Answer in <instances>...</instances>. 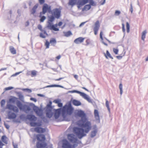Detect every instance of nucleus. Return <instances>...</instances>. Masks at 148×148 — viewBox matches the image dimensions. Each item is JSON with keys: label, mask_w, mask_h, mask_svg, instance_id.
Wrapping results in <instances>:
<instances>
[{"label": "nucleus", "mask_w": 148, "mask_h": 148, "mask_svg": "<svg viewBox=\"0 0 148 148\" xmlns=\"http://www.w3.org/2000/svg\"><path fill=\"white\" fill-rule=\"evenodd\" d=\"M46 144L45 143H40L39 142H38L36 144V147L37 148H43L46 147Z\"/></svg>", "instance_id": "obj_18"}, {"label": "nucleus", "mask_w": 148, "mask_h": 148, "mask_svg": "<svg viewBox=\"0 0 148 148\" xmlns=\"http://www.w3.org/2000/svg\"><path fill=\"white\" fill-rule=\"evenodd\" d=\"M12 110H13V111L16 112H18L19 111L18 108L14 106Z\"/></svg>", "instance_id": "obj_45"}, {"label": "nucleus", "mask_w": 148, "mask_h": 148, "mask_svg": "<svg viewBox=\"0 0 148 148\" xmlns=\"http://www.w3.org/2000/svg\"><path fill=\"white\" fill-rule=\"evenodd\" d=\"M86 22H82L79 25V27H82V26H83L86 23Z\"/></svg>", "instance_id": "obj_64"}, {"label": "nucleus", "mask_w": 148, "mask_h": 148, "mask_svg": "<svg viewBox=\"0 0 148 148\" xmlns=\"http://www.w3.org/2000/svg\"><path fill=\"white\" fill-rule=\"evenodd\" d=\"M121 14V12L119 10H116L115 12V15L116 16H119Z\"/></svg>", "instance_id": "obj_51"}, {"label": "nucleus", "mask_w": 148, "mask_h": 148, "mask_svg": "<svg viewBox=\"0 0 148 148\" xmlns=\"http://www.w3.org/2000/svg\"><path fill=\"white\" fill-rule=\"evenodd\" d=\"M54 20V17L53 16H48V21L49 22H52Z\"/></svg>", "instance_id": "obj_35"}, {"label": "nucleus", "mask_w": 148, "mask_h": 148, "mask_svg": "<svg viewBox=\"0 0 148 148\" xmlns=\"http://www.w3.org/2000/svg\"><path fill=\"white\" fill-rule=\"evenodd\" d=\"M42 14L40 15V17H41V18L40 19V21L41 22H43L46 19V18L44 16H42Z\"/></svg>", "instance_id": "obj_43"}, {"label": "nucleus", "mask_w": 148, "mask_h": 148, "mask_svg": "<svg viewBox=\"0 0 148 148\" xmlns=\"http://www.w3.org/2000/svg\"><path fill=\"white\" fill-rule=\"evenodd\" d=\"M37 71L36 70H33L31 71V76L33 77L36 76L37 74Z\"/></svg>", "instance_id": "obj_34"}, {"label": "nucleus", "mask_w": 148, "mask_h": 148, "mask_svg": "<svg viewBox=\"0 0 148 148\" xmlns=\"http://www.w3.org/2000/svg\"><path fill=\"white\" fill-rule=\"evenodd\" d=\"M113 51L115 54H117L118 53L119 50L118 49L113 48Z\"/></svg>", "instance_id": "obj_53"}, {"label": "nucleus", "mask_w": 148, "mask_h": 148, "mask_svg": "<svg viewBox=\"0 0 148 148\" xmlns=\"http://www.w3.org/2000/svg\"><path fill=\"white\" fill-rule=\"evenodd\" d=\"M67 138L70 142L73 143H76L77 140L76 136L73 134H68Z\"/></svg>", "instance_id": "obj_8"}, {"label": "nucleus", "mask_w": 148, "mask_h": 148, "mask_svg": "<svg viewBox=\"0 0 148 148\" xmlns=\"http://www.w3.org/2000/svg\"><path fill=\"white\" fill-rule=\"evenodd\" d=\"M103 35V32L102 31L100 33V38L102 40V42L104 45H105L106 46H107L108 44L107 43L104 42L103 41V36H102Z\"/></svg>", "instance_id": "obj_29"}, {"label": "nucleus", "mask_w": 148, "mask_h": 148, "mask_svg": "<svg viewBox=\"0 0 148 148\" xmlns=\"http://www.w3.org/2000/svg\"><path fill=\"white\" fill-rule=\"evenodd\" d=\"M90 4L92 6H95L96 4L92 0H90L89 1Z\"/></svg>", "instance_id": "obj_47"}, {"label": "nucleus", "mask_w": 148, "mask_h": 148, "mask_svg": "<svg viewBox=\"0 0 148 148\" xmlns=\"http://www.w3.org/2000/svg\"><path fill=\"white\" fill-rule=\"evenodd\" d=\"M34 130L38 133H42L45 131L44 129L40 127H37L34 128Z\"/></svg>", "instance_id": "obj_14"}, {"label": "nucleus", "mask_w": 148, "mask_h": 148, "mask_svg": "<svg viewBox=\"0 0 148 148\" xmlns=\"http://www.w3.org/2000/svg\"><path fill=\"white\" fill-rule=\"evenodd\" d=\"M45 45L46 46V48L47 49L49 48V42L47 40H46L45 43Z\"/></svg>", "instance_id": "obj_50"}, {"label": "nucleus", "mask_w": 148, "mask_h": 148, "mask_svg": "<svg viewBox=\"0 0 148 148\" xmlns=\"http://www.w3.org/2000/svg\"><path fill=\"white\" fill-rule=\"evenodd\" d=\"M119 88L120 90V94L121 95L123 92V86L121 84H119Z\"/></svg>", "instance_id": "obj_41"}, {"label": "nucleus", "mask_w": 148, "mask_h": 148, "mask_svg": "<svg viewBox=\"0 0 148 148\" xmlns=\"http://www.w3.org/2000/svg\"><path fill=\"white\" fill-rule=\"evenodd\" d=\"M27 118L30 121H36V117L33 115H28L27 116Z\"/></svg>", "instance_id": "obj_17"}, {"label": "nucleus", "mask_w": 148, "mask_h": 148, "mask_svg": "<svg viewBox=\"0 0 148 148\" xmlns=\"http://www.w3.org/2000/svg\"><path fill=\"white\" fill-rule=\"evenodd\" d=\"M58 106L59 107H61L62 106V103L60 102L58 104Z\"/></svg>", "instance_id": "obj_62"}, {"label": "nucleus", "mask_w": 148, "mask_h": 148, "mask_svg": "<svg viewBox=\"0 0 148 148\" xmlns=\"http://www.w3.org/2000/svg\"><path fill=\"white\" fill-rule=\"evenodd\" d=\"M18 96L20 100L23 101L24 99L23 96L21 93H19L18 95Z\"/></svg>", "instance_id": "obj_42"}, {"label": "nucleus", "mask_w": 148, "mask_h": 148, "mask_svg": "<svg viewBox=\"0 0 148 148\" xmlns=\"http://www.w3.org/2000/svg\"><path fill=\"white\" fill-rule=\"evenodd\" d=\"M91 6L90 5H85L84 8L82 9V11H87L89 10L91 8Z\"/></svg>", "instance_id": "obj_28"}, {"label": "nucleus", "mask_w": 148, "mask_h": 148, "mask_svg": "<svg viewBox=\"0 0 148 148\" xmlns=\"http://www.w3.org/2000/svg\"><path fill=\"white\" fill-rule=\"evenodd\" d=\"M1 140L2 141L5 143H7V138L4 136H3L2 137Z\"/></svg>", "instance_id": "obj_32"}, {"label": "nucleus", "mask_w": 148, "mask_h": 148, "mask_svg": "<svg viewBox=\"0 0 148 148\" xmlns=\"http://www.w3.org/2000/svg\"><path fill=\"white\" fill-rule=\"evenodd\" d=\"M126 27H127V32L128 33L130 32V26L129 24L127 22L126 23Z\"/></svg>", "instance_id": "obj_46"}, {"label": "nucleus", "mask_w": 148, "mask_h": 148, "mask_svg": "<svg viewBox=\"0 0 148 148\" xmlns=\"http://www.w3.org/2000/svg\"><path fill=\"white\" fill-rule=\"evenodd\" d=\"M61 101V100L60 99H58L54 100L53 101V102L58 104Z\"/></svg>", "instance_id": "obj_48"}, {"label": "nucleus", "mask_w": 148, "mask_h": 148, "mask_svg": "<svg viewBox=\"0 0 148 148\" xmlns=\"http://www.w3.org/2000/svg\"><path fill=\"white\" fill-rule=\"evenodd\" d=\"M22 90L23 91L26 90L29 93H30L32 92V91L31 90L28 88H23Z\"/></svg>", "instance_id": "obj_52"}, {"label": "nucleus", "mask_w": 148, "mask_h": 148, "mask_svg": "<svg viewBox=\"0 0 148 148\" xmlns=\"http://www.w3.org/2000/svg\"><path fill=\"white\" fill-rule=\"evenodd\" d=\"M50 43L52 45L54 46L56 42V40L54 38H52L50 40Z\"/></svg>", "instance_id": "obj_31"}, {"label": "nucleus", "mask_w": 148, "mask_h": 148, "mask_svg": "<svg viewBox=\"0 0 148 148\" xmlns=\"http://www.w3.org/2000/svg\"><path fill=\"white\" fill-rule=\"evenodd\" d=\"M41 125V122H36V126H40Z\"/></svg>", "instance_id": "obj_58"}, {"label": "nucleus", "mask_w": 148, "mask_h": 148, "mask_svg": "<svg viewBox=\"0 0 148 148\" xmlns=\"http://www.w3.org/2000/svg\"><path fill=\"white\" fill-rule=\"evenodd\" d=\"M37 140H38L42 141H44L45 139L44 135L39 134L36 136Z\"/></svg>", "instance_id": "obj_16"}, {"label": "nucleus", "mask_w": 148, "mask_h": 148, "mask_svg": "<svg viewBox=\"0 0 148 148\" xmlns=\"http://www.w3.org/2000/svg\"><path fill=\"white\" fill-rule=\"evenodd\" d=\"M130 10L131 12V13L132 14L133 12V7L132 6V3H131L130 5Z\"/></svg>", "instance_id": "obj_49"}, {"label": "nucleus", "mask_w": 148, "mask_h": 148, "mask_svg": "<svg viewBox=\"0 0 148 148\" xmlns=\"http://www.w3.org/2000/svg\"><path fill=\"white\" fill-rule=\"evenodd\" d=\"M105 56L107 58H108V56L109 58L111 59H113V58L111 56L108 50L106 51V54H105Z\"/></svg>", "instance_id": "obj_36"}, {"label": "nucleus", "mask_w": 148, "mask_h": 148, "mask_svg": "<svg viewBox=\"0 0 148 148\" xmlns=\"http://www.w3.org/2000/svg\"><path fill=\"white\" fill-rule=\"evenodd\" d=\"M40 37L42 38H45V36L42 33H40Z\"/></svg>", "instance_id": "obj_57"}, {"label": "nucleus", "mask_w": 148, "mask_h": 148, "mask_svg": "<svg viewBox=\"0 0 148 148\" xmlns=\"http://www.w3.org/2000/svg\"><path fill=\"white\" fill-rule=\"evenodd\" d=\"M68 92L69 93H72L76 92V93L80 94V95L81 96V95H82V92H80L79 91H77L76 90H72V91H68Z\"/></svg>", "instance_id": "obj_38"}, {"label": "nucleus", "mask_w": 148, "mask_h": 148, "mask_svg": "<svg viewBox=\"0 0 148 148\" xmlns=\"http://www.w3.org/2000/svg\"><path fill=\"white\" fill-rule=\"evenodd\" d=\"M11 53L13 54H15L16 53V51L14 48L12 46H10L9 47Z\"/></svg>", "instance_id": "obj_24"}, {"label": "nucleus", "mask_w": 148, "mask_h": 148, "mask_svg": "<svg viewBox=\"0 0 148 148\" xmlns=\"http://www.w3.org/2000/svg\"><path fill=\"white\" fill-rule=\"evenodd\" d=\"M64 33L65 36L66 37L69 36L72 34V33L70 31H68L67 32H64Z\"/></svg>", "instance_id": "obj_37"}, {"label": "nucleus", "mask_w": 148, "mask_h": 148, "mask_svg": "<svg viewBox=\"0 0 148 148\" xmlns=\"http://www.w3.org/2000/svg\"><path fill=\"white\" fill-rule=\"evenodd\" d=\"M84 38L82 37H79L75 39L74 41V42L76 44H79L82 42L84 41Z\"/></svg>", "instance_id": "obj_19"}, {"label": "nucleus", "mask_w": 148, "mask_h": 148, "mask_svg": "<svg viewBox=\"0 0 148 148\" xmlns=\"http://www.w3.org/2000/svg\"><path fill=\"white\" fill-rule=\"evenodd\" d=\"M5 100L4 99L2 100L0 102L1 107H3V106L5 105Z\"/></svg>", "instance_id": "obj_44"}, {"label": "nucleus", "mask_w": 148, "mask_h": 148, "mask_svg": "<svg viewBox=\"0 0 148 148\" xmlns=\"http://www.w3.org/2000/svg\"><path fill=\"white\" fill-rule=\"evenodd\" d=\"M73 110L71 104H66L62 108V115L64 120L69 121V117L71 114Z\"/></svg>", "instance_id": "obj_2"}, {"label": "nucleus", "mask_w": 148, "mask_h": 148, "mask_svg": "<svg viewBox=\"0 0 148 148\" xmlns=\"http://www.w3.org/2000/svg\"><path fill=\"white\" fill-rule=\"evenodd\" d=\"M16 105L19 109L22 110L23 109V105H22V103L19 101H17L16 102Z\"/></svg>", "instance_id": "obj_22"}, {"label": "nucleus", "mask_w": 148, "mask_h": 148, "mask_svg": "<svg viewBox=\"0 0 148 148\" xmlns=\"http://www.w3.org/2000/svg\"><path fill=\"white\" fill-rule=\"evenodd\" d=\"M97 129L96 125L94 126L93 130L91 132L90 137L91 138L94 137L97 132Z\"/></svg>", "instance_id": "obj_11"}, {"label": "nucleus", "mask_w": 148, "mask_h": 148, "mask_svg": "<svg viewBox=\"0 0 148 148\" xmlns=\"http://www.w3.org/2000/svg\"><path fill=\"white\" fill-rule=\"evenodd\" d=\"M38 6V4H37L33 7L31 10V13L32 14H34L36 11V10Z\"/></svg>", "instance_id": "obj_27"}, {"label": "nucleus", "mask_w": 148, "mask_h": 148, "mask_svg": "<svg viewBox=\"0 0 148 148\" xmlns=\"http://www.w3.org/2000/svg\"><path fill=\"white\" fill-rule=\"evenodd\" d=\"M30 106L33 108V110L37 115L39 116H41L43 114L42 111L41 109L39 108L32 103H30Z\"/></svg>", "instance_id": "obj_4"}, {"label": "nucleus", "mask_w": 148, "mask_h": 148, "mask_svg": "<svg viewBox=\"0 0 148 148\" xmlns=\"http://www.w3.org/2000/svg\"><path fill=\"white\" fill-rule=\"evenodd\" d=\"M22 73L21 71H20V72H18L14 74H13L12 75V76H16V75H18V74H20V73Z\"/></svg>", "instance_id": "obj_59"}, {"label": "nucleus", "mask_w": 148, "mask_h": 148, "mask_svg": "<svg viewBox=\"0 0 148 148\" xmlns=\"http://www.w3.org/2000/svg\"><path fill=\"white\" fill-rule=\"evenodd\" d=\"M17 99V98L16 97H13L12 98L9 99V101L13 103H14L16 100Z\"/></svg>", "instance_id": "obj_40"}, {"label": "nucleus", "mask_w": 148, "mask_h": 148, "mask_svg": "<svg viewBox=\"0 0 148 148\" xmlns=\"http://www.w3.org/2000/svg\"><path fill=\"white\" fill-rule=\"evenodd\" d=\"M76 3V0H70L69 3V5L73 6V5L75 4Z\"/></svg>", "instance_id": "obj_30"}, {"label": "nucleus", "mask_w": 148, "mask_h": 148, "mask_svg": "<svg viewBox=\"0 0 148 148\" xmlns=\"http://www.w3.org/2000/svg\"><path fill=\"white\" fill-rule=\"evenodd\" d=\"M60 13L61 11L58 8H56L53 10L52 11L51 10V12L50 13L56 18H58L60 16Z\"/></svg>", "instance_id": "obj_7"}, {"label": "nucleus", "mask_w": 148, "mask_h": 148, "mask_svg": "<svg viewBox=\"0 0 148 148\" xmlns=\"http://www.w3.org/2000/svg\"><path fill=\"white\" fill-rule=\"evenodd\" d=\"M61 108L55 110L52 108L47 109L46 110V115L47 117L49 118H51L54 114V117L56 119H58L61 112Z\"/></svg>", "instance_id": "obj_3"}, {"label": "nucleus", "mask_w": 148, "mask_h": 148, "mask_svg": "<svg viewBox=\"0 0 148 148\" xmlns=\"http://www.w3.org/2000/svg\"><path fill=\"white\" fill-rule=\"evenodd\" d=\"M38 28L42 32L43 31V30L42 29V26L41 25H38Z\"/></svg>", "instance_id": "obj_55"}, {"label": "nucleus", "mask_w": 148, "mask_h": 148, "mask_svg": "<svg viewBox=\"0 0 148 148\" xmlns=\"http://www.w3.org/2000/svg\"><path fill=\"white\" fill-rule=\"evenodd\" d=\"M94 113L96 119L97 120V122L99 123L100 122V118L98 111L97 110H94Z\"/></svg>", "instance_id": "obj_13"}, {"label": "nucleus", "mask_w": 148, "mask_h": 148, "mask_svg": "<svg viewBox=\"0 0 148 148\" xmlns=\"http://www.w3.org/2000/svg\"><path fill=\"white\" fill-rule=\"evenodd\" d=\"M14 106L10 104H8L6 106V108L10 110H12Z\"/></svg>", "instance_id": "obj_33"}, {"label": "nucleus", "mask_w": 148, "mask_h": 148, "mask_svg": "<svg viewBox=\"0 0 148 148\" xmlns=\"http://www.w3.org/2000/svg\"><path fill=\"white\" fill-rule=\"evenodd\" d=\"M47 12L49 13L51 12V8L50 6L48 5L47 4H44L42 7V12L40 13V15L45 14Z\"/></svg>", "instance_id": "obj_5"}, {"label": "nucleus", "mask_w": 148, "mask_h": 148, "mask_svg": "<svg viewBox=\"0 0 148 148\" xmlns=\"http://www.w3.org/2000/svg\"><path fill=\"white\" fill-rule=\"evenodd\" d=\"M30 100L33 101L35 102H36L37 101L36 99L34 98H30Z\"/></svg>", "instance_id": "obj_60"}, {"label": "nucleus", "mask_w": 148, "mask_h": 148, "mask_svg": "<svg viewBox=\"0 0 148 148\" xmlns=\"http://www.w3.org/2000/svg\"><path fill=\"white\" fill-rule=\"evenodd\" d=\"M30 125L31 126L35 127L36 126V122H32L30 123Z\"/></svg>", "instance_id": "obj_56"}, {"label": "nucleus", "mask_w": 148, "mask_h": 148, "mask_svg": "<svg viewBox=\"0 0 148 148\" xmlns=\"http://www.w3.org/2000/svg\"><path fill=\"white\" fill-rule=\"evenodd\" d=\"M88 0H79L77 3L78 5H83L88 2Z\"/></svg>", "instance_id": "obj_20"}, {"label": "nucleus", "mask_w": 148, "mask_h": 148, "mask_svg": "<svg viewBox=\"0 0 148 148\" xmlns=\"http://www.w3.org/2000/svg\"><path fill=\"white\" fill-rule=\"evenodd\" d=\"M4 125L5 127H6L7 129H8L9 128L10 126L8 124H7L5 123H4Z\"/></svg>", "instance_id": "obj_61"}, {"label": "nucleus", "mask_w": 148, "mask_h": 148, "mask_svg": "<svg viewBox=\"0 0 148 148\" xmlns=\"http://www.w3.org/2000/svg\"><path fill=\"white\" fill-rule=\"evenodd\" d=\"M16 115L14 113L9 114L8 115V118L9 119H13L16 118Z\"/></svg>", "instance_id": "obj_21"}, {"label": "nucleus", "mask_w": 148, "mask_h": 148, "mask_svg": "<svg viewBox=\"0 0 148 148\" xmlns=\"http://www.w3.org/2000/svg\"><path fill=\"white\" fill-rule=\"evenodd\" d=\"M76 115L81 118V119L78 121L77 124L82 128L75 127L73 129V132L79 139H81L86 135V134L90 131L91 128V124L88 121L86 114L82 110L77 111Z\"/></svg>", "instance_id": "obj_1"}, {"label": "nucleus", "mask_w": 148, "mask_h": 148, "mask_svg": "<svg viewBox=\"0 0 148 148\" xmlns=\"http://www.w3.org/2000/svg\"><path fill=\"white\" fill-rule=\"evenodd\" d=\"M39 1L40 4H42L45 2L44 0H39Z\"/></svg>", "instance_id": "obj_63"}, {"label": "nucleus", "mask_w": 148, "mask_h": 148, "mask_svg": "<svg viewBox=\"0 0 148 148\" xmlns=\"http://www.w3.org/2000/svg\"><path fill=\"white\" fill-rule=\"evenodd\" d=\"M106 106L107 108L108 111L110 112V108L109 107V103L108 100H106Z\"/></svg>", "instance_id": "obj_39"}, {"label": "nucleus", "mask_w": 148, "mask_h": 148, "mask_svg": "<svg viewBox=\"0 0 148 148\" xmlns=\"http://www.w3.org/2000/svg\"><path fill=\"white\" fill-rule=\"evenodd\" d=\"M81 96L82 97L85 99L87 100L89 102L92 103V101L90 99V97L88 95H87L84 93L82 92L81 95Z\"/></svg>", "instance_id": "obj_15"}, {"label": "nucleus", "mask_w": 148, "mask_h": 148, "mask_svg": "<svg viewBox=\"0 0 148 148\" xmlns=\"http://www.w3.org/2000/svg\"><path fill=\"white\" fill-rule=\"evenodd\" d=\"M60 87L61 88H64V87L60 85H50L47 86L44 88H49V87Z\"/></svg>", "instance_id": "obj_26"}, {"label": "nucleus", "mask_w": 148, "mask_h": 148, "mask_svg": "<svg viewBox=\"0 0 148 148\" xmlns=\"http://www.w3.org/2000/svg\"><path fill=\"white\" fill-rule=\"evenodd\" d=\"M13 88H14L12 87H9L5 88V90H8L13 89Z\"/></svg>", "instance_id": "obj_54"}, {"label": "nucleus", "mask_w": 148, "mask_h": 148, "mask_svg": "<svg viewBox=\"0 0 148 148\" xmlns=\"http://www.w3.org/2000/svg\"><path fill=\"white\" fill-rule=\"evenodd\" d=\"M147 33V31L146 30L144 31L142 33L141 39L143 41L145 40Z\"/></svg>", "instance_id": "obj_23"}, {"label": "nucleus", "mask_w": 148, "mask_h": 148, "mask_svg": "<svg viewBox=\"0 0 148 148\" xmlns=\"http://www.w3.org/2000/svg\"><path fill=\"white\" fill-rule=\"evenodd\" d=\"M62 148H74L73 145L70 143L66 139H64L62 140Z\"/></svg>", "instance_id": "obj_6"}, {"label": "nucleus", "mask_w": 148, "mask_h": 148, "mask_svg": "<svg viewBox=\"0 0 148 148\" xmlns=\"http://www.w3.org/2000/svg\"><path fill=\"white\" fill-rule=\"evenodd\" d=\"M73 104L75 106H79L81 105V102L78 101L74 100L73 101Z\"/></svg>", "instance_id": "obj_25"}, {"label": "nucleus", "mask_w": 148, "mask_h": 148, "mask_svg": "<svg viewBox=\"0 0 148 148\" xmlns=\"http://www.w3.org/2000/svg\"><path fill=\"white\" fill-rule=\"evenodd\" d=\"M100 27V25L99 21H97L95 24V26L94 28V34L95 35L97 34L98 31Z\"/></svg>", "instance_id": "obj_10"}, {"label": "nucleus", "mask_w": 148, "mask_h": 148, "mask_svg": "<svg viewBox=\"0 0 148 148\" xmlns=\"http://www.w3.org/2000/svg\"><path fill=\"white\" fill-rule=\"evenodd\" d=\"M46 28H47L50 30H53L55 31H57L59 30L58 28L55 27L54 25H53L52 22H47V24L46 27Z\"/></svg>", "instance_id": "obj_9"}, {"label": "nucleus", "mask_w": 148, "mask_h": 148, "mask_svg": "<svg viewBox=\"0 0 148 148\" xmlns=\"http://www.w3.org/2000/svg\"><path fill=\"white\" fill-rule=\"evenodd\" d=\"M30 103L29 106L26 105H23V109L22 110L24 111L25 113H28L31 110L30 107L31 106H30Z\"/></svg>", "instance_id": "obj_12"}]
</instances>
